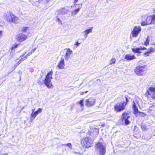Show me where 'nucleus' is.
<instances>
[{
    "label": "nucleus",
    "instance_id": "nucleus-1",
    "mask_svg": "<svg viewBox=\"0 0 155 155\" xmlns=\"http://www.w3.org/2000/svg\"><path fill=\"white\" fill-rule=\"evenodd\" d=\"M95 150L98 155H105L106 152V146L104 143L99 142L95 145Z\"/></svg>",
    "mask_w": 155,
    "mask_h": 155
},
{
    "label": "nucleus",
    "instance_id": "nucleus-2",
    "mask_svg": "<svg viewBox=\"0 0 155 155\" xmlns=\"http://www.w3.org/2000/svg\"><path fill=\"white\" fill-rule=\"evenodd\" d=\"M53 74L52 71L49 72L46 75L45 79L43 80V83L48 88H51L53 87L51 82Z\"/></svg>",
    "mask_w": 155,
    "mask_h": 155
},
{
    "label": "nucleus",
    "instance_id": "nucleus-3",
    "mask_svg": "<svg viewBox=\"0 0 155 155\" xmlns=\"http://www.w3.org/2000/svg\"><path fill=\"white\" fill-rule=\"evenodd\" d=\"M146 95L150 101L152 102L155 100V87H149Z\"/></svg>",
    "mask_w": 155,
    "mask_h": 155
},
{
    "label": "nucleus",
    "instance_id": "nucleus-4",
    "mask_svg": "<svg viewBox=\"0 0 155 155\" xmlns=\"http://www.w3.org/2000/svg\"><path fill=\"white\" fill-rule=\"evenodd\" d=\"M146 19L144 21H142L141 24L142 26L154 24L155 23V15L146 17Z\"/></svg>",
    "mask_w": 155,
    "mask_h": 155
},
{
    "label": "nucleus",
    "instance_id": "nucleus-5",
    "mask_svg": "<svg viewBox=\"0 0 155 155\" xmlns=\"http://www.w3.org/2000/svg\"><path fill=\"white\" fill-rule=\"evenodd\" d=\"M147 70L146 66H139L137 67L134 69L135 73L138 76H142L146 74Z\"/></svg>",
    "mask_w": 155,
    "mask_h": 155
},
{
    "label": "nucleus",
    "instance_id": "nucleus-6",
    "mask_svg": "<svg viewBox=\"0 0 155 155\" xmlns=\"http://www.w3.org/2000/svg\"><path fill=\"white\" fill-rule=\"evenodd\" d=\"M4 18L7 21L12 22L14 24H18L19 22L18 18L13 15L6 14L4 16Z\"/></svg>",
    "mask_w": 155,
    "mask_h": 155
},
{
    "label": "nucleus",
    "instance_id": "nucleus-7",
    "mask_svg": "<svg viewBox=\"0 0 155 155\" xmlns=\"http://www.w3.org/2000/svg\"><path fill=\"white\" fill-rule=\"evenodd\" d=\"M92 142L89 137H84L81 140V144L84 148H89L91 146Z\"/></svg>",
    "mask_w": 155,
    "mask_h": 155
},
{
    "label": "nucleus",
    "instance_id": "nucleus-8",
    "mask_svg": "<svg viewBox=\"0 0 155 155\" xmlns=\"http://www.w3.org/2000/svg\"><path fill=\"white\" fill-rule=\"evenodd\" d=\"M130 116L129 114L127 113L124 112L123 114L121 116V121L122 123H124L125 125H127L130 123V121L129 120Z\"/></svg>",
    "mask_w": 155,
    "mask_h": 155
},
{
    "label": "nucleus",
    "instance_id": "nucleus-9",
    "mask_svg": "<svg viewBox=\"0 0 155 155\" xmlns=\"http://www.w3.org/2000/svg\"><path fill=\"white\" fill-rule=\"evenodd\" d=\"M124 102L123 103H117L114 107V109L115 111L120 112L124 110V106L126 105V103L124 105Z\"/></svg>",
    "mask_w": 155,
    "mask_h": 155
},
{
    "label": "nucleus",
    "instance_id": "nucleus-10",
    "mask_svg": "<svg viewBox=\"0 0 155 155\" xmlns=\"http://www.w3.org/2000/svg\"><path fill=\"white\" fill-rule=\"evenodd\" d=\"M141 30L140 26H136L133 29L131 34L133 37H137L139 34Z\"/></svg>",
    "mask_w": 155,
    "mask_h": 155
},
{
    "label": "nucleus",
    "instance_id": "nucleus-11",
    "mask_svg": "<svg viewBox=\"0 0 155 155\" xmlns=\"http://www.w3.org/2000/svg\"><path fill=\"white\" fill-rule=\"evenodd\" d=\"M95 102V99L93 98H91L85 101V105L88 107H90L93 106Z\"/></svg>",
    "mask_w": 155,
    "mask_h": 155
},
{
    "label": "nucleus",
    "instance_id": "nucleus-12",
    "mask_svg": "<svg viewBox=\"0 0 155 155\" xmlns=\"http://www.w3.org/2000/svg\"><path fill=\"white\" fill-rule=\"evenodd\" d=\"M27 38V35L23 33H21L17 36V40L18 42H22L25 40Z\"/></svg>",
    "mask_w": 155,
    "mask_h": 155
},
{
    "label": "nucleus",
    "instance_id": "nucleus-13",
    "mask_svg": "<svg viewBox=\"0 0 155 155\" xmlns=\"http://www.w3.org/2000/svg\"><path fill=\"white\" fill-rule=\"evenodd\" d=\"M42 109L39 108L36 111L34 112H32L30 116V120L32 121L37 115L40 113L42 111Z\"/></svg>",
    "mask_w": 155,
    "mask_h": 155
},
{
    "label": "nucleus",
    "instance_id": "nucleus-14",
    "mask_svg": "<svg viewBox=\"0 0 155 155\" xmlns=\"http://www.w3.org/2000/svg\"><path fill=\"white\" fill-rule=\"evenodd\" d=\"M64 66L65 64L64 58H61V60L58 63V67L60 69H63L64 68Z\"/></svg>",
    "mask_w": 155,
    "mask_h": 155
},
{
    "label": "nucleus",
    "instance_id": "nucleus-15",
    "mask_svg": "<svg viewBox=\"0 0 155 155\" xmlns=\"http://www.w3.org/2000/svg\"><path fill=\"white\" fill-rule=\"evenodd\" d=\"M125 58L129 61L136 59L134 55L132 54H127L125 55Z\"/></svg>",
    "mask_w": 155,
    "mask_h": 155
},
{
    "label": "nucleus",
    "instance_id": "nucleus-16",
    "mask_svg": "<svg viewBox=\"0 0 155 155\" xmlns=\"http://www.w3.org/2000/svg\"><path fill=\"white\" fill-rule=\"evenodd\" d=\"M93 28V27H92L91 28L89 29H87L85 30L84 32H82V33H85L84 35V36L85 37V39H86L87 38V35L89 34L91 32H92V29Z\"/></svg>",
    "mask_w": 155,
    "mask_h": 155
},
{
    "label": "nucleus",
    "instance_id": "nucleus-17",
    "mask_svg": "<svg viewBox=\"0 0 155 155\" xmlns=\"http://www.w3.org/2000/svg\"><path fill=\"white\" fill-rule=\"evenodd\" d=\"M67 10H65V9L62 8L57 12L56 13L58 14H59L60 15H62L66 14L67 13Z\"/></svg>",
    "mask_w": 155,
    "mask_h": 155
},
{
    "label": "nucleus",
    "instance_id": "nucleus-18",
    "mask_svg": "<svg viewBox=\"0 0 155 155\" xmlns=\"http://www.w3.org/2000/svg\"><path fill=\"white\" fill-rule=\"evenodd\" d=\"M132 51L134 53H141V52L140 51V48H132Z\"/></svg>",
    "mask_w": 155,
    "mask_h": 155
},
{
    "label": "nucleus",
    "instance_id": "nucleus-19",
    "mask_svg": "<svg viewBox=\"0 0 155 155\" xmlns=\"http://www.w3.org/2000/svg\"><path fill=\"white\" fill-rule=\"evenodd\" d=\"M80 10V8H78L76 9L73 11L71 12L72 15H76Z\"/></svg>",
    "mask_w": 155,
    "mask_h": 155
},
{
    "label": "nucleus",
    "instance_id": "nucleus-20",
    "mask_svg": "<svg viewBox=\"0 0 155 155\" xmlns=\"http://www.w3.org/2000/svg\"><path fill=\"white\" fill-rule=\"evenodd\" d=\"M133 108L134 112H135V114L138 113L139 112L138 109L137 108V107L136 105L134 103V104L133 105Z\"/></svg>",
    "mask_w": 155,
    "mask_h": 155
},
{
    "label": "nucleus",
    "instance_id": "nucleus-21",
    "mask_svg": "<svg viewBox=\"0 0 155 155\" xmlns=\"http://www.w3.org/2000/svg\"><path fill=\"white\" fill-rule=\"evenodd\" d=\"M50 0H39V3L42 4L48 3Z\"/></svg>",
    "mask_w": 155,
    "mask_h": 155
},
{
    "label": "nucleus",
    "instance_id": "nucleus-22",
    "mask_svg": "<svg viewBox=\"0 0 155 155\" xmlns=\"http://www.w3.org/2000/svg\"><path fill=\"white\" fill-rule=\"evenodd\" d=\"M116 60L115 58H112L110 61V64H114L115 63Z\"/></svg>",
    "mask_w": 155,
    "mask_h": 155
},
{
    "label": "nucleus",
    "instance_id": "nucleus-23",
    "mask_svg": "<svg viewBox=\"0 0 155 155\" xmlns=\"http://www.w3.org/2000/svg\"><path fill=\"white\" fill-rule=\"evenodd\" d=\"M151 54L150 51H148L147 52H145L143 53V55L145 57H147L150 56V54Z\"/></svg>",
    "mask_w": 155,
    "mask_h": 155
},
{
    "label": "nucleus",
    "instance_id": "nucleus-24",
    "mask_svg": "<svg viewBox=\"0 0 155 155\" xmlns=\"http://www.w3.org/2000/svg\"><path fill=\"white\" fill-rule=\"evenodd\" d=\"M22 62L20 60L17 63L15 64L14 66V68H15L16 67L18 66Z\"/></svg>",
    "mask_w": 155,
    "mask_h": 155
},
{
    "label": "nucleus",
    "instance_id": "nucleus-25",
    "mask_svg": "<svg viewBox=\"0 0 155 155\" xmlns=\"http://www.w3.org/2000/svg\"><path fill=\"white\" fill-rule=\"evenodd\" d=\"M149 37H148L146 39V41L144 42V45H147L149 44V40L148 39Z\"/></svg>",
    "mask_w": 155,
    "mask_h": 155
},
{
    "label": "nucleus",
    "instance_id": "nucleus-26",
    "mask_svg": "<svg viewBox=\"0 0 155 155\" xmlns=\"http://www.w3.org/2000/svg\"><path fill=\"white\" fill-rule=\"evenodd\" d=\"M18 45L16 44H14L12 47L11 50H13L14 48H17L18 47Z\"/></svg>",
    "mask_w": 155,
    "mask_h": 155
},
{
    "label": "nucleus",
    "instance_id": "nucleus-27",
    "mask_svg": "<svg viewBox=\"0 0 155 155\" xmlns=\"http://www.w3.org/2000/svg\"><path fill=\"white\" fill-rule=\"evenodd\" d=\"M84 100H82L78 102V103L81 105V107H83L84 106Z\"/></svg>",
    "mask_w": 155,
    "mask_h": 155
},
{
    "label": "nucleus",
    "instance_id": "nucleus-28",
    "mask_svg": "<svg viewBox=\"0 0 155 155\" xmlns=\"http://www.w3.org/2000/svg\"><path fill=\"white\" fill-rule=\"evenodd\" d=\"M28 28L27 27H24L22 29V31L25 32H27L28 31Z\"/></svg>",
    "mask_w": 155,
    "mask_h": 155
},
{
    "label": "nucleus",
    "instance_id": "nucleus-29",
    "mask_svg": "<svg viewBox=\"0 0 155 155\" xmlns=\"http://www.w3.org/2000/svg\"><path fill=\"white\" fill-rule=\"evenodd\" d=\"M139 113L140 115L142 117H144L146 115V114H145L142 112H139Z\"/></svg>",
    "mask_w": 155,
    "mask_h": 155
},
{
    "label": "nucleus",
    "instance_id": "nucleus-30",
    "mask_svg": "<svg viewBox=\"0 0 155 155\" xmlns=\"http://www.w3.org/2000/svg\"><path fill=\"white\" fill-rule=\"evenodd\" d=\"M31 2H32L35 5L36 3L38 2H39V0H30Z\"/></svg>",
    "mask_w": 155,
    "mask_h": 155
},
{
    "label": "nucleus",
    "instance_id": "nucleus-31",
    "mask_svg": "<svg viewBox=\"0 0 155 155\" xmlns=\"http://www.w3.org/2000/svg\"><path fill=\"white\" fill-rule=\"evenodd\" d=\"M149 51H150V53L151 54V52H152L153 51H154L155 50V49L153 48H150L149 49Z\"/></svg>",
    "mask_w": 155,
    "mask_h": 155
},
{
    "label": "nucleus",
    "instance_id": "nucleus-32",
    "mask_svg": "<svg viewBox=\"0 0 155 155\" xmlns=\"http://www.w3.org/2000/svg\"><path fill=\"white\" fill-rule=\"evenodd\" d=\"M64 52H66V55H65V58H67V55L68 54V49L66 48L64 49Z\"/></svg>",
    "mask_w": 155,
    "mask_h": 155
},
{
    "label": "nucleus",
    "instance_id": "nucleus-33",
    "mask_svg": "<svg viewBox=\"0 0 155 155\" xmlns=\"http://www.w3.org/2000/svg\"><path fill=\"white\" fill-rule=\"evenodd\" d=\"M28 57L26 55L24 57H23L20 60L21 61V62L23 61H24L25 59H26Z\"/></svg>",
    "mask_w": 155,
    "mask_h": 155
},
{
    "label": "nucleus",
    "instance_id": "nucleus-34",
    "mask_svg": "<svg viewBox=\"0 0 155 155\" xmlns=\"http://www.w3.org/2000/svg\"><path fill=\"white\" fill-rule=\"evenodd\" d=\"M56 22H58L59 24H61V20L59 18H57L56 20Z\"/></svg>",
    "mask_w": 155,
    "mask_h": 155
},
{
    "label": "nucleus",
    "instance_id": "nucleus-35",
    "mask_svg": "<svg viewBox=\"0 0 155 155\" xmlns=\"http://www.w3.org/2000/svg\"><path fill=\"white\" fill-rule=\"evenodd\" d=\"M15 54V52L12 51L11 52L10 55L12 57Z\"/></svg>",
    "mask_w": 155,
    "mask_h": 155
},
{
    "label": "nucleus",
    "instance_id": "nucleus-36",
    "mask_svg": "<svg viewBox=\"0 0 155 155\" xmlns=\"http://www.w3.org/2000/svg\"><path fill=\"white\" fill-rule=\"evenodd\" d=\"M72 53V52L71 51V50L70 49L68 48V55L69 54H70V55Z\"/></svg>",
    "mask_w": 155,
    "mask_h": 155
},
{
    "label": "nucleus",
    "instance_id": "nucleus-37",
    "mask_svg": "<svg viewBox=\"0 0 155 155\" xmlns=\"http://www.w3.org/2000/svg\"><path fill=\"white\" fill-rule=\"evenodd\" d=\"M80 44V43H78V41L77 42L74 44V45H77V46H79Z\"/></svg>",
    "mask_w": 155,
    "mask_h": 155
},
{
    "label": "nucleus",
    "instance_id": "nucleus-38",
    "mask_svg": "<svg viewBox=\"0 0 155 155\" xmlns=\"http://www.w3.org/2000/svg\"><path fill=\"white\" fill-rule=\"evenodd\" d=\"M32 52H31V51L29 52V53H28L26 55V56L28 57V56H29V55H30L31 54H32Z\"/></svg>",
    "mask_w": 155,
    "mask_h": 155
},
{
    "label": "nucleus",
    "instance_id": "nucleus-39",
    "mask_svg": "<svg viewBox=\"0 0 155 155\" xmlns=\"http://www.w3.org/2000/svg\"><path fill=\"white\" fill-rule=\"evenodd\" d=\"M78 0H74V6H76L77 5V4L76 3L78 2Z\"/></svg>",
    "mask_w": 155,
    "mask_h": 155
},
{
    "label": "nucleus",
    "instance_id": "nucleus-40",
    "mask_svg": "<svg viewBox=\"0 0 155 155\" xmlns=\"http://www.w3.org/2000/svg\"><path fill=\"white\" fill-rule=\"evenodd\" d=\"M140 50H144L146 49V48L145 47H140Z\"/></svg>",
    "mask_w": 155,
    "mask_h": 155
},
{
    "label": "nucleus",
    "instance_id": "nucleus-41",
    "mask_svg": "<svg viewBox=\"0 0 155 155\" xmlns=\"http://www.w3.org/2000/svg\"><path fill=\"white\" fill-rule=\"evenodd\" d=\"M68 147L71 149V143H68Z\"/></svg>",
    "mask_w": 155,
    "mask_h": 155
},
{
    "label": "nucleus",
    "instance_id": "nucleus-42",
    "mask_svg": "<svg viewBox=\"0 0 155 155\" xmlns=\"http://www.w3.org/2000/svg\"><path fill=\"white\" fill-rule=\"evenodd\" d=\"M26 53V52H25L23 53L22 55L20 56V57L21 58H22V57H23L24 55H25Z\"/></svg>",
    "mask_w": 155,
    "mask_h": 155
},
{
    "label": "nucleus",
    "instance_id": "nucleus-43",
    "mask_svg": "<svg viewBox=\"0 0 155 155\" xmlns=\"http://www.w3.org/2000/svg\"><path fill=\"white\" fill-rule=\"evenodd\" d=\"M36 48H34L33 49H32V50H31V52H32V53L34 52L36 50Z\"/></svg>",
    "mask_w": 155,
    "mask_h": 155
},
{
    "label": "nucleus",
    "instance_id": "nucleus-44",
    "mask_svg": "<svg viewBox=\"0 0 155 155\" xmlns=\"http://www.w3.org/2000/svg\"><path fill=\"white\" fill-rule=\"evenodd\" d=\"M36 48H34L33 49H32V50H31V52H32V53L34 52L36 50Z\"/></svg>",
    "mask_w": 155,
    "mask_h": 155
},
{
    "label": "nucleus",
    "instance_id": "nucleus-45",
    "mask_svg": "<svg viewBox=\"0 0 155 155\" xmlns=\"http://www.w3.org/2000/svg\"><path fill=\"white\" fill-rule=\"evenodd\" d=\"M94 130H95V132H97V133H98L99 130H98V129H97L96 128H95L94 129Z\"/></svg>",
    "mask_w": 155,
    "mask_h": 155
},
{
    "label": "nucleus",
    "instance_id": "nucleus-46",
    "mask_svg": "<svg viewBox=\"0 0 155 155\" xmlns=\"http://www.w3.org/2000/svg\"><path fill=\"white\" fill-rule=\"evenodd\" d=\"M87 92H88V91H85V92H82V93H81V94L83 95V94H84V93H87Z\"/></svg>",
    "mask_w": 155,
    "mask_h": 155
},
{
    "label": "nucleus",
    "instance_id": "nucleus-47",
    "mask_svg": "<svg viewBox=\"0 0 155 155\" xmlns=\"http://www.w3.org/2000/svg\"><path fill=\"white\" fill-rule=\"evenodd\" d=\"M125 98H126V102L127 103L128 102V98H127V97H125Z\"/></svg>",
    "mask_w": 155,
    "mask_h": 155
},
{
    "label": "nucleus",
    "instance_id": "nucleus-48",
    "mask_svg": "<svg viewBox=\"0 0 155 155\" xmlns=\"http://www.w3.org/2000/svg\"><path fill=\"white\" fill-rule=\"evenodd\" d=\"M2 31H0V37L1 36L2 34Z\"/></svg>",
    "mask_w": 155,
    "mask_h": 155
},
{
    "label": "nucleus",
    "instance_id": "nucleus-49",
    "mask_svg": "<svg viewBox=\"0 0 155 155\" xmlns=\"http://www.w3.org/2000/svg\"><path fill=\"white\" fill-rule=\"evenodd\" d=\"M35 109H33L32 110V112H34V111H35Z\"/></svg>",
    "mask_w": 155,
    "mask_h": 155
},
{
    "label": "nucleus",
    "instance_id": "nucleus-50",
    "mask_svg": "<svg viewBox=\"0 0 155 155\" xmlns=\"http://www.w3.org/2000/svg\"><path fill=\"white\" fill-rule=\"evenodd\" d=\"M153 13H155V9L153 10Z\"/></svg>",
    "mask_w": 155,
    "mask_h": 155
},
{
    "label": "nucleus",
    "instance_id": "nucleus-51",
    "mask_svg": "<svg viewBox=\"0 0 155 155\" xmlns=\"http://www.w3.org/2000/svg\"><path fill=\"white\" fill-rule=\"evenodd\" d=\"M3 155H7V154H4Z\"/></svg>",
    "mask_w": 155,
    "mask_h": 155
},
{
    "label": "nucleus",
    "instance_id": "nucleus-52",
    "mask_svg": "<svg viewBox=\"0 0 155 155\" xmlns=\"http://www.w3.org/2000/svg\"><path fill=\"white\" fill-rule=\"evenodd\" d=\"M79 5H81V4H79Z\"/></svg>",
    "mask_w": 155,
    "mask_h": 155
}]
</instances>
